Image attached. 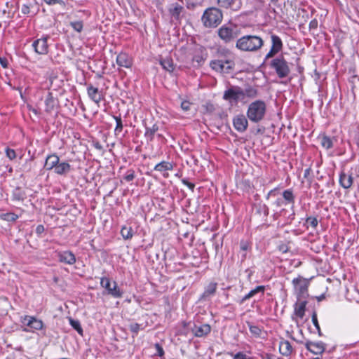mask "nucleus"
<instances>
[{
  "label": "nucleus",
  "mask_w": 359,
  "mask_h": 359,
  "mask_svg": "<svg viewBox=\"0 0 359 359\" xmlns=\"http://www.w3.org/2000/svg\"><path fill=\"white\" fill-rule=\"evenodd\" d=\"M190 106L191 103L187 100L182 101L181 103V108L185 111H189L190 109Z\"/></svg>",
  "instance_id": "obj_52"
},
{
  "label": "nucleus",
  "mask_w": 359,
  "mask_h": 359,
  "mask_svg": "<svg viewBox=\"0 0 359 359\" xmlns=\"http://www.w3.org/2000/svg\"><path fill=\"white\" fill-rule=\"evenodd\" d=\"M13 198L14 201H20L22 198V191L20 187H16L13 191Z\"/></svg>",
  "instance_id": "obj_39"
},
{
  "label": "nucleus",
  "mask_w": 359,
  "mask_h": 359,
  "mask_svg": "<svg viewBox=\"0 0 359 359\" xmlns=\"http://www.w3.org/2000/svg\"><path fill=\"white\" fill-rule=\"evenodd\" d=\"M154 347L156 350V355H158L161 357L164 355V350H163V347L158 343L155 344Z\"/></svg>",
  "instance_id": "obj_49"
},
{
  "label": "nucleus",
  "mask_w": 359,
  "mask_h": 359,
  "mask_svg": "<svg viewBox=\"0 0 359 359\" xmlns=\"http://www.w3.org/2000/svg\"><path fill=\"white\" fill-rule=\"evenodd\" d=\"M71 170L72 166L69 163L66 161H59L53 171L55 174L59 175H67L71 171Z\"/></svg>",
  "instance_id": "obj_20"
},
{
  "label": "nucleus",
  "mask_w": 359,
  "mask_h": 359,
  "mask_svg": "<svg viewBox=\"0 0 359 359\" xmlns=\"http://www.w3.org/2000/svg\"><path fill=\"white\" fill-rule=\"evenodd\" d=\"M158 127L157 125L154 124L152 127H146L144 136L147 141L151 142L154 140L155 133L158 131Z\"/></svg>",
  "instance_id": "obj_32"
},
{
  "label": "nucleus",
  "mask_w": 359,
  "mask_h": 359,
  "mask_svg": "<svg viewBox=\"0 0 359 359\" xmlns=\"http://www.w3.org/2000/svg\"><path fill=\"white\" fill-rule=\"evenodd\" d=\"M44 1L48 5L61 4L63 3L62 0H44Z\"/></svg>",
  "instance_id": "obj_53"
},
{
  "label": "nucleus",
  "mask_w": 359,
  "mask_h": 359,
  "mask_svg": "<svg viewBox=\"0 0 359 359\" xmlns=\"http://www.w3.org/2000/svg\"><path fill=\"white\" fill-rule=\"evenodd\" d=\"M277 189H278L277 188H275V189H273L271 190V191L268 193V194H267V196H266V198H267V199H269L270 196H275V194H276V192Z\"/></svg>",
  "instance_id": "obj_60"
},
{
  "label": "nucleus",
  "mask_w": 359,
  "mask_h": 359,
  "mask_svg": "<svg viewBox=\"0 0 359 359\" xmlns=\"http://www.w3.org/2000/svg\"><path fill=\"white\" fill-rule=\"evenodd\" d=\"M95 148L99 149H102V147L100 145V144H99V143H97V144H95Z\"/></svg>",
  "instance_id": "obj_64"
},
{
  "label": "nucleus",
  "mask_w": 359,
  "mask_h": 359,
  "mask_svg": "<svg viewBox=\"0 0 359 359\" xmlns=\"http://www.w3.org/2000/svg\"><path fill=\"white\" fill-rule=\"evenodd\" d=\"M318 27V21L317 20L314 19L312 20L309 23V29H315Z\"/></svg>",
  "instance_id": "obj_54"
},
{
  "label": "nucleus",
  "mask_w": 359,
  "mask_h": 359,
  "mask_svg": "<svg viewBox=\"0 0 359 359\" xmlns=\"http://www.w3.org/2000/svg\"><path fill=\"white\" fill-rule=\"evenodd\" d=\"M173 169V165L172 163L167 161H161L156 164L154 167V170L163 172L165 171L172 170Z\"/></svg>",
  "instance_id": "obj_28"
},
{
  "label": "nucleus",
  "mask_w": 359,
  "mask_h": 359,
  "mask_svg": "<svg viewBox=\"0 0 359 359\" xmlns=\"http://www.w3.org/2000/svg\"><path fill=\"white\" fill-rule=\"evenodd\" d=\"M182 182L184 184L187 185L191 190H194L195 185L193 183L189 182L186 180H182Z\"/></svg>",
  "instance_id": "obj_57"
},
{
  "label": "nucleus",
  "mask_w": 359,
  "mask_h": 359,
  "mask_svg": "<svg viewBox=\"0 0 359 359\" xmlns=\"http://www.w3.org/2000/svg\"><path fill=\"white\" fill-rule=\"evenodd\" d=\"M283 200L285 203V205L287 204H294L295 201V196L294 194V191L292 189H285L283 191Z\"/></svg>",
  "instance_id": "obj_25"
},
{
  "label": "nucleus",
  "mask_w": 359,
  "mask_h": 359,
  "mask_svg": "<svg viewBox=\"0 0 359 359\" xmlns=\"http://www.w3.org/2000/svg\"><path fill=\"white\" fill-rule=\"evenodd\" d=\"M121 234L125 240L131 239L133 236V229L130 226H123L121 230Z\"/></svg>",
  "instance_id": "obj_33"
},
{
  "label": "nucleus",
  "mask_w": 359,
  "mask_h": 359,
  "mask_svg": "<svg viewBox=\"0 0 359 359\" xmlns=\"http://www.w3.org/2000/svg\"><path fill=\"white\" fill-rule=\"evenodd\" d=\"M229 354L233 357V359H250L248 355L241 351L238 352L236 354H233V353H229Z\"/></svg>",
  "instance_id": "obj_42"
},
{
  "label": "nucleus",
  "mask_w": 359,
  "mask_h": 359,
  "mask_svg": "<svg viewBox=\"0 0 359 359\" xmlns=\"http://www.w3.org/2000/svg\"><path fill=\"white\" fill-rule=\"evenodd\" d=\"M273 355L271 354H266L265 359H273Z\"/></svg>",
  "instance_id": "obj_61"
},
{
  "label": "nucleus",
  "mask_w": 359,
  "mask_h": 359,
  "mask_svg": "<svg viewBox=\"0 0 359 359\" xmlns=\"http://www.w3.org/2000/svg\"><path fill=\"white\" fill-rule=\"evenodd\" d=\"M258 212H263L264 216H267L269 215V210L266 205L260 203L259 204Z\"/></svg>",
  "instance_id": "obj_47"
},
{
  "label": "nucleus",
  "mask_w": 359,
  "mask_h": 359,
  "mask_svg": "<svg viewBox=\"0 0 359 359\" xmlns=\"http://www.w3.org/2000/svg\"><path fill=\"white\" fill-rule=\"evenodd\" d=\"M140 329V325L138 323H133L130 325V330L135 334H137Z\"/></svg>",
  "instance_id": "obj_48"
},
{
  "label": "nucleus",
  "mask_w": 359,
  "mask_h": 359,
  "mask_svg": "<svg viewBox=\"0 0 359 359\" xmlns=\"http://www.w3.org/2000/svg\"><path fill=\"white\" fill-rule=\"evenodd\" d=\"M217 288V283L215 282L210 283L205 288L203 293L201 294L200 299H206L210 296L215 294Z\"/></svg>",
  "instance_id": "obj_22"
},
{
  "label": "nucleus",
  "mask_w": 359,
  "mask_h": 359,
  "mask_svg": "<svg viewBox=\"0 0 359 359\" xmlns=\"http://www.w3.org/2000/svg\"><path fill=\"white\" fill-rule=\"evenodd\" d=\"M29 12V8L25 6H24V14L27 13Z\"/></svg>",
  "instance_id": "obj_63"
},
{
  "label": "nucleus",
  "mask_w": 359,
  "mask_h": 359,
  "mask_svg": "<svg viewBox=\"0 0 359 359\" xmlns=\"http://www.w3.org/2000/svg\"><path fill=\"white\" fill-rule=\"evenodd\" d=\"M87 94L88 97L97 105L104 98L102 90H99L98 88L94 87L91 84L87 86Z\"/></svg>",
  "instance_id": "obj_12"
},
{
  "label": "nucleus",
  "mask_w": 359,
  "mask_h": 359,
  "mask_svg": "<svg viewBox=\"0 0 359 359\" xmlns=\"http://www.w3.org/2000/svg\"><path fill=\"white\" fill-rule=\"evenodd\" d=\"M311 320H312L313 325L315 326V327L316 328V330L318 331V335L321 336L322 333H321L320 327V325H319V323L318 321L317 313L316 312H313L312 313Z\"/></svg>",
  "instance_id": "obj_40"
},
{
  "label": "nucleus",
  "mask_w": 359,
  "mask_h": 359,
  "mask_svg": "<svg viewBox=\"0 0 359 359\" xmlns=\"http://www.w3.org/2000/svg\"><path fill=\"white\" fill-rule=\"evenodd\" d=\"M211 331V327L208 324H203L200 326L195 325L192 329V332L196 337H203L208 335Z\"/></svg>",
  "instance_id": "obj_19"
},
{
  "label": "nucleus",
  "mask_w": 359,
  "mask_h": 359,
  "mask_svg": "<svg viewBox=\"0 0 359 359\" xmlns=\"http://www.w3.org/2000/svg\"><path fill=\"white\" fill-rule=\"evenodd\" d=\"M233 125L238 132L243 133L248 128V121L243 114H238L233 118Z\"/></svg>",
  "instance_id": "obj_13"
},
{
  "label": "nucleus",
  "mask_w": 359,
  "mask_h": 359,
  "mask_svg": "<svg viewBox=\"0 0 359 359\" xmlns=\"http://www.w3.org/2000/svg\"><path fill=\"white\" fill-rule=\"evenodd\" d=\"M8 305V303L6 299L0 298V315H3L6 313V307Z\"/></svg>",
  "instance_id": "obj_41"
},
{
  "label": "nucleus",
  "mask_w": 359,
  "mask_h": 359,
  "mask_svg": "<svg viewBox=\"0 0 359 359\" xmlns=\"http://www.w3.org/2000/svg\"><path fill=\"white\" fill-rule=\"evenodd\" d=\"M305 346L308 351L316 355H321L325 350V344L322 341H306Z\"/></svg>",
  "instance_id": "obj_14"
},
{
  "label": "nucleus",
  "mask_w": 359,
  "mask_h": 359,
  "mask_svg": "<svg viewBox=\"0 0 359 359\" xmlns=\"http://www.w3.org/2000/svg\"><path fill=\"white\" fill-rule=\"evenodd\" d=\"M113 286H111L109 278L107 277H102L100 280V285L107 291V294L114 298H121L123 295V292L118 287L116 282H113Z\"/></svg>",
  "instance_id": "obj_7"
},
{
  "label": "nucleus",
  "mask_w": 359,
  "mask_h": 359,
  "mask_svg": "<svg viewBox=\"0 0 359 359\" xmlns=\"http://www.w3.org/2000/svg\"><path fill=\"white\" fill-rule=\"evenodd\" d=\"M135 177V171L133 170H128L125 176L123 177V179L127 182H131L134 180Z\"/></svg>",
  "instance_id": "obj_43"
},
{
  "label": "nucleus",
  "mask_w": 359,
  "mask_h": 359,
  "mask_svg": "<svg viewBox=\"0 0 359 359\" xmlns=\"http://www.w3.org/2000/svg\"><path fill=\"white\" fill-rule=\"evenodd\" d=\"M48 37H42L41 39H39L34 41L32 43V48L35 50L36 53L41 55H44L48 53V43H47Z\"/></svg>",
  "instance_id": "obj_15"
},
{
  "label": "nucleus",
  "mask_w": 359,
  "mask_h": 359,
  "mask_svg": "<svg viewBox=\"0 0 359 359\" xmlns=\"http://www.w3.org/2000/svg\"><path fill=\"white\" fill-rule=\"evenodd\" d=\"M318 224V221L316 217H308L306 219V228L308 229L309 226H311L313 229H315Z\"/></svg>",
  "instance_id": "obj_36"
},
{
  "label": "nucleus",
  "mask_w": 359,
  "mask_h": 359,
  "mask_svg": "<svg viewBox=\"0 0 359 359\" xmlns=\"http://www.w3.org/2000/svg\"><path fill=\"white\" fill-rule=\"evenodd\" d=\"M222 11L215 7L207 8L201 18L202 22L205 27H216L222 21Z\"/></svg>",
  "instance_id": "obj_4"
},
{
  "label": "nucleus",
  "mask_w": 359,
  "mask_h": 359,
  "mask_svg": "<svg viewBox=\"0 0 359 359\" xmlns=\"http://www.w3.org/2000/svg\"><path fill=\"white\" fill-rule=\"evenodd\" d=\"M264 43L261 36L247 34L237 39L236 48L243 52H257L263 47Z\"/></svg>",
  "instance_id": "obj_1"
},
{
  "label": "nucleus",
  "mask_w": 359,
  "mask_h": 359,
  "mask_svg": "<svg viewBox=\"0 0 359 359\" xmlns=\"http://www.w3.org/2000/svg\"><path fill=\"white\" fill-rule=\"evenodd\" d=\"M247 323L248 325L250 331L252 334H253L254 336H255L257 337H259L261 335L262 329L259 327H258L257 325H252L250 322H247Z\"/></svg>",
  "instance_id": "obj_37"
},
{
  "label": "nucleus",
  "mask_w": 359,
  "mask_h": 359,
  "mask_svg": "<svg viewBox=\"0 0 359 359\" xmlns=\"http://www.w3.org/2000/svg\"><path fill=\"white\" fill-rule=\"evenodd\" d=\"M233 66V61L229 60H215L210 62L211 68L219 72L228 73Z\"/></svg>",
  "instance_id": "obj_11"
},
{
  "label": "nucleus",
  "mask_w": 359,
  "mask_h": 359,
  "mask_svg": "<svg viewBox=\"0 0 359 359\" xmlns=\"http://www.w3.org/2000/svg\"><path fill=\"white\" fill-rule=\"evenodd\" d=\"M223 99L236 104L239 100H243V89L239 86L231 87L224 91Z\"/></svg>",
  "instance_id": "obj_6"
},
{
  "label": "nucleus",
  "mask_w": 359,
  "mask_h": 359,
  "mask_svg": "<svg viewBox=\"0 0 359 359\" xmlns=\"http://www.w3.org/2000/svg\"><path fill=\"white\" fill-rule=\"evenodd\" d=\"M271 46L270 50L265 56V60L273 57L274 55L280 52L283 48V43L280 36L271 33L270 34Z\"/></svg>",
  "instance_id": "obj_9"
},
{
  "label": "nucleus",
  "mask_w": 359,
  "mask_h": 359,
  "mask_svg": "<svg viewBox=\"0 0 359 359\" xmlns=\"http://www.w3.org/2000/svg\"><path fill=\"white\" fill-rule=\"evenodd\" d=\"M114 118L115 119L116 123V128L114 130V133H115V135H118L120 133H121V131L123 130V123H122V120H121V116H114Z\"/></svg>",
  "instance_id": "obj_38"
},
{
  "label": "nucleus",
  "mask_w": 359,
  "mask_h": 359,
  "mask_svg": "<svg viewBox=\"0 0 359 359\" xmlns=\"http://www.w3.org/2000/svg\"><path fill=\"white\" fill-rule=\"evenodd\" d=\"M6 153L8 158H9L11 160L15 158L16 156L15 150L10 148H7L6 149Z\"/></svg>",
  "instance_id": "obj_50"
},
{
  "label": "nucleus",
  "mask_w": 359,
  "mask_h": 359,
  "mask_svg": "<svg viewBox=\"0 0 359 359\" xmlns=\"http://www.w3.org/2000/svg\"><path fill=\"white\" fill-rule=\"evenodd\" d=\"M44 231V226L43 225H38L36 228V233L38 236H41V234Z\"/></svg>",
  "instance_id": "obj_56"
},
{
  "label": "nucleus",
  "mask_w": 359,
  "mask_h": 359,
  "mask_svg": "<svg viewBox=\"0 0 359 359\" xmlns=\"http://www.w3.org/2000/svg\"><path fill=\"white\" fill-rule=\"evenodd\" d=\"M266 111V103L262 100H255L251 102L247 110V116L253 123L261 121Z\"/></svg>",
  "instance_id": "obj_3"
},
{
  "label": "nucleus",
  "mask_w": 359,
  "mask_h": 359,
  "mask_svg": "<svg viewBox=\"0 0 359 359\" xmlns=\"http://www.w3.org/2000/svg\"><path fill=\"white\" fill-rule=\"evenodd\" d=\"M245 273H248V275H247L248 280H250V279H251V276L253 275L254 271H252V270H251V269H247L245 270Z\"/></svg>",
  "instance_id": "obj_59"
},
{
  "label": "nucleus",
  "mask_w": 359,
  "mask_h": 359,
  "mask_svg": "<svg viewBox=\"0 0 359 359\" xmlns=\"http://www.w3.org/2000/svg\"><path fill=\"white\" fill-rule=\"evenodd\" d=\"M292 283L298 297H305V296L307 294L308 287L309 284V281L306 279L299 276L298 278H294L292 280Z\"/></svg>",
  "instance_id": "obj_10"
},
{
  "label": "nucleus",
  "mask_w": 359,
  "mask_h": 359,
  "mask_svg": "<svg viewBox=\"0 0 359 359\" xmlns=\"http://www.w3.org/2000/svg\"><path fill=\"white\" fill-rule=\"evenodd\" d=\"M265 290V287L263 285L257 286L255 289L250 291L247 294H245L241 300V304H243L246 300L250 299L254 297L256 294L261 292L264 294Z\"/></svg>",
  "instance_id": "obj_26"
},
{
  "label": "nucleus",
  "mask_w": 359,
  "mask_h": 359,
  "mask_svg": "<svg viewBox=\"0 0 359 359\" xmlns=\"http://www.w3.org/2000/svg\"><path fill=\"white\" fill-rule=\"evenodd\" d=\"M4 218V219H6L7 221L13 222V221H15L18 218V215L15 213L9 212V213L5 214Z\"/></svg>",
  "instance_id": "obj_46"
},
{
  "label": "nucleus",
  "mask_w": 359,
  "mask_h": 359,
  "mask_svg": "<svg viewBox=\"0 0 359 359\" xmlns=\"http://www.w3.org/2000/svg\"><path fill=\"white\" fill-rule=\"evenodd\" d=\"M309 172H310V169L309 168L306 169L304 171V177H306L307 175H309Z\"/></svg>",
  "instance_id": "obj_62"
},
{
  "label": "nucleus",
  "mask_w": 359,
  "mask_h": 359,
  "mask_svg": "<svg viewBox=\"0 0 359 359\" xmlns=\"http://www.w3.org/2000/svg\"><path fill=\"white\" fill-rule=\"evenodd\" d=\"M160 65L162 66V67L165 70H166L169 72H172L175 69L173 61L170 57H165V58L161 59L160 60Z\"/></svg>",
  "instance_id": "obj_30"
},
{
  "label": "nucleus",
  "mask_w": 359,
  "mask_h": 359,
  "mask_svg": "<svg viewBox=\"0 0 359 359\" xmlns=\"http://www.w3.org/2000/svg\"><path fill=\"white\" fill-rule=\"evenodd\" d=\"M55 100L51 95V93H48L45 100L46 110L48 111H51L55 106Z\"/></svg>",
  "instance_id": "obj_34"
},
{
  "label": "nucleus",
  "mask_w": 359,
  "mask_h": 359,
  "mask_svg": "<svg viewBox=\"0 0 359 359\" xmlns=\"http://www.w3.org/2000/svg\"><path fill=\"white\" fill-rule=\"evenodd\" d=\"M0 64L4 68H7L8 66V60L6 57L0 55Z\"/></svg>",
  "instance_id": "obj_51"
},
{
  "label": "nucleus",
  "mask_w": 359,
  "mask_h": 359,
  "mask_svg": "<svg viewBox=\"0 0 359 359\" xmlns=\"http://www.w3.org/2000/svg\"><path fill=\"white\" fill-rule=\"evenodd\" d=\"M279 351L283 355L288 356L292 352L291 344L287 340H283L279 344Z\"/></svg>",
  "instance_id": "obj_23"
},
{
  "label": "nucleus",
  "mask_w": 359,
  "mask_h": 359,
  "mask_svg": "<svg viewBox=\"0 0 359 359\" xmlns=\"http://www.w3.org/2000/svg\"><path fill=\"white\" fill-rule=\"evenodd\" d=\"M273 205L277 208L281 207L283 205H285V203L282 198H278L274 203Z\"/></svg>",
  "instance_id": "obj_55"
},
{
  "label": "nucleus",
  "mask_w": 359,
  "mask_h": 359,
  "mask_svg": "<svg viewBox=\"0 0 359 359\" xmlns=\"http://www.w3.org/2000/svg\"><path fill=\"white\" fill-rule=\"evenodd\" d=\"M306 304V301H302L294 305V313L301 319L304 316Z\"/></svg>",
  "instance_id": "obj_27"
},
{
  "label": "nucleus",
  "mask_w": 359,
  "mask_h": 359,
  "mask_svg": "<svg viewBox=\"0 0 359 359\" xmlns=\"http://www.w3.org/2000/svg\"><path fill=\"white\" fill-rule=\"evenodd\" d=\"M241 250L243 251H247L249 248V245L247 242H241L240 245Z\"/></svg>",
  "instance_id": "obj_58"
},
{
  "label": "nucleus",
  "mask_w": 359,
  "mask_h": 359,
  "mask_svg": "<svg viewBox=\"0 0 359 359\" xmlns=\"http://www.w3.org/2000/svg\"><path fill=\"white\" fill-rule=\"evenodd\" d=\"M72 27L76 32H80L83 29V23L81 21H76L71 22Z\"/></svg>",
  "instance_id": "obj_44"
},
{
  "label": "nucleus",
  "mask_w": 359,
  "mask_h": 359,
  "mask_svg": "<svg viewBox=\"0 0 359 359\" xmlns=\"http://www.w3.org/2000/svg\"><path fill=\"white\" fill-rule=\"evenodd\" d=\"M240 34L238 26L231 22L223 25L217 30L218 36L225 43L233 42Z\"/></svg>",
  "instance_id": "obj_2"
},
{
  "label": "nucleus",
  "mask_w": 359,
  "mask_h": 359,
  "mask_svg": "<svg viewBox=\"0 0 359 359\" xmlns=\"http://www.w3.org/2000/svg\"><path fill=\"white\" fill-rule=\"evenodd\" d=\"M319 139L320 140V144H321L322 147L326 149H331L333 147V140H335L334 137L332 138L325 135H323L320 136Z\"/></svg>",
  "instance_id": "obj_29"
},
{
  "label": "nucleus",
  "mask_w": 359,
  "mask_h": 359,
  "mask_svg": "<svg viewBox=\"0 0 359 359\" xmlns=\"http://www.w3.org/2000/svg\"><path fill=\"white\" fill-rule=\"evenodd\" d=\"M57 257L60 262L72 265L76 262V257L71 251H63L57 253Z\"/></svg>",
  "instance_id": "obj_18"
},
{
  "label": "nucleus",
  "mask_w": 359,
  "mask_h": 359,
  "mask_svg": "<svg viewBox=\"0 0 359 359\" xmlns=\"http://www.w3.org/2000/svg\"><path fill=\"white\" fill-rule=\"evenodd\" d=\"M339 182L340 186L345 189L351 188L353 183V177L352 172H346L344 170L341 171L339 174Z\"/></svg>",
  "instance_id": "obj_16"
},
{
  "label": "nucleus",
  "mask_w": 359,
  "mask_h": 359,
  "mask_svg": "<svg viewBox=\"0 0 359 359\" xmlns=\"http://www.w3.org/2000/svg\"><path fill=\"white\" fill-rule=\"evenodd\" d=\"M270 67L275 70L280 79L287 77L290 73L288 62L283 55L273 58L270 62Z\"/></svg>",
  "instance_id": "obj_5"
},
{
  "label": "nucleus",
  "mask_w": 359,
  "mask_h": 359,
  "mask_svg": "<svg viewBox=\"0 0 359 359\" xmlns=\"http://www.w3.org/2000/svg\"><path fill=\"white\" fill-rule=\"evenodd\" d=\"M69 324L71 325V326L75 330L77 331V332L80 334V335H83V329L81 327V323L78 320H74L72 318H70L69 319Z\"/></svg>",
  "instance_id": "obj_35"
},
{
  "label": "nucleus",
  "mask_w": 359,
  "mask_h": 359,
  "mask_svg": "<svg viewBox=\"0 0 359 359\" xmlns=\"http://www.w3.org/2000/svg\"><path fill=\"white\" fill-rule=\"evenodd\" d=\"M117 65L121 67L130 68L133 65L132 57L126 53L121 52L116 59Z\"/></svg>",
  "instance_id": "obj_17"
},
{
  "label": "nucleus",
  "mask_w": 359,
  "mask_h": 359,
  "mask_svg": "<svg viewBox=\"0 0 359 359\" xmlns=\"http://www.w3.org/2000/svg\"><path fill=\"white\" fill-rule=\"evenodd\" d=\"M243 99L247 97L248 98H255L258 95V90L256 88L252 86H248L245 88V90H243Z\"/></svg>",
  "instance_id": "obj_31"
},
{
  "label": "nucleus",
  "mask_w": 359,
  "mask_h": 359,
  "mask_svg": "<svg viewBox=\"0 0 359 359\" xmlns=\"http://www.w3.org/2000/svg\"><path fill=\"white\" fill-rule=\"evenodd\" d=\"M60 161V158L56 154L48 155L45 161L44 168L47 170H54Z\"/></svg>",
  "instance_id": "obj_21"
},
{
  "label": "nucleus",
  "mask_w": 359,
  "mask_h": 359,
  "mask_svg": "<svg viewBox=\"0 0 359 359\" xmlns=\"http://www.w3.org/2000/svg\"><path fill=\"white\" fill-rule=\"evenodd\" d=\"M184 8L182 6L177 3L172 4L169 8V13L172 17L176 20L180 18V14L182 13Z\"/></svg>",
  "instance_id": "obj_24"
},
{
  "label": "nucleus",
  "mask_w": 359,
  "mask_h": 359,
  "mask_svg": "<svg viewBox=\"0 0 359 359\" xmlns=\"http://www.w3.org/2000/svg\"><path fill=\"white\" fill-rule=\"evenodd\" d=\"M233 2V0H217L219 6L225 8H229Z\"/></svg>",
  "instance_id": "obj_45"
},
{
  "label": "nucleus",
  "mask_w": 359,
  "mask_h": 359,
  "mask_svg": "<svg viewBox=\"0 0 359 359\" xmlns=\"http://www.w3.org/2000/svg\"><path fill=\"white\" fill-rule=\"evenodd\" d=\"M24 324L27 326L24 327V332H34L41 330L44 327L43 322L41 320L31 316H24Z\"/></svg>",
  "instance_id": "obj_8"
}]
</instances>
